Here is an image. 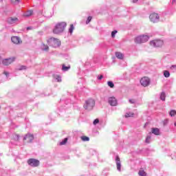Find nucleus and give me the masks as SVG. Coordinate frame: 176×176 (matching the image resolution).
Returning a JSON list of instances; mask_svg holds the SVG:
<instances>
[{
	"label": "nucleus",
	"instance_id": "f257e3e1",
	"mask_svg": "<svg viewBox=\"0 0 176 176\" xmlns=\"http://www.w3.org/2000/svg\"><path fill=\"white\" fill-rule=\"evenodd\" d=\"M65 27H67V23L65 22L57 23L53 30L54 34H60V32H63L65 30Z\"/></svg>",
	"mask_w": 176,
	"mask_h": 176
},
{
	"label": "nucleus",
	"instance_id": "f03ea898",
	"mask_svg": "<svg viewBox=\"0 0 176 176\" xmlns=\"http://www.w3.org/2000/svg\"><path fill=\"white\" fill-rule=\"evenodd\" d=\"M94 105H96V102L94 100L93 98H89L85 101L83 107L87 111H91V109L94 108Z\"/></svg>",
	"mask_w": 176,
	"mask_h": 176
},
{
	"label": "nucleus",
	"instance_id": "7ed1b4c3",
	"mask_svg": "<svg viewBox=\"0 0 176 176\" xmlns=\"http://www.w3.org/2000/svg\"><path fill=\"white\" fill-rule=\"evenodd\" d=\"M47 43L50 46H52V47H58V46L61 45V41H60L58 38L52 37L47 40Z\"/></svg>",
	"mask_w": 176,
	"mask_h": 176
},
{
	"label": "nucleus",
	"instance_id": "20e7f679",
	"mask_svg": "<svg viewBox=\"0 0 176 176\" xmlns=\"http://www.w3.org/2000/svg\"><path fill=\"white\" fill-rule=\"evenodd\" d=\"M148 40L149 36H148V35H142L136 37L135 42V43H144V42H148Z\"/></svg>",
	"mask_w": 176,
	"mask_h": 176
},
{
	"label": "nucleus",
	"instance_id": "39448f33",
	"mask_svg": "<svg viewBox=\"0 0 176 176\" xmlns=\"http://www.w3.org/2000/svg\"><path fill=\"white\" fill-rule=\"evenodd\" d=\"M140 82L141 85L143 86V87H148V86L151 85V78H149L148 77L144 76L140 79Z\"/></svg>",
	"mask_w": 176,
	"mask_h": 176
},
{
	"label": "nucleus",
	"instance_id": "423d86ee",
	"mask_svg": "<svg viewBox=\"0 0 176 176\" xmlns=\"http://www.w3.org/2000/svg\"><path fill=\"white\" fill-rule=\"evenodd\" d=\"M151 46L154 47H162L163 46V41L162 40H153L150 42Z\"/></svg>",
	"mask_w": 176,
	"mask_h": 176
},
{
	"label": "nucleus",
	"instance_id": "0eeeda50",
	"mask_svg": "<svg viewBox=\"0 0 176 176\" xmlns=\"http://www.w3.org/2000/svg\"><path fill=\"white\" fill-rule=\"evenodd\" d=\"M28 164L32 167H38L39 166V160L34 158H30L28 160Z\"/></svg>",
	"mask_w": 176,
	"mask_h": 176
},
{
	"label": "nucleus",
	"instance_id": "6e6552de",
	"mask_svg": "<svg viewBox=\"0 0 176 176\" xmlns=\"http://www.w3.org/2000/svg\"><path fill=\"white\" fill-rule=\"evenodd\" d=\"M149 19L152 23H157L160 19V17L157 13L153 12L150 14Z\"/></svg>",
	"mask_w": 176,
	"mask_h": 176
},
{
	"label": "nucleus",
	"instance_id": "1a4fd4ad",
	"mask_svg": "<svg viewBox=\"0 0 176 176\" xmlns=\"http://www.w3.org/2000/svg\"><path fill=\"white\" fill-rule=\"evenodd\" d=\"M33 140H34V135H32L31 133L26 134L23 138V141L27 142V144H30V143L32 142Z\"/></svg>",
	"mask_w": 176,
	"mask_h": 176
},
{
	"label": "nucleus",
	"instance_id": "9d476101",
	"mask_svg": "<svg viewBox=\"0 0 176 176\" xmlns=\"http://www.w3.org/2000/svg\"><path fill=\"white\" fill-rule=\"evenodd\" d=\"M14 60H16V58H6L3 60L2 63L3 65H10L12 63H14Z\"/></svg>",
	"mask_w": 176,
	"mask_h": 176
},
{
	"label": "nucleus",
	"instance_id": "9b49d317",
	"mask_svg": "<svg viewBox=\"0 0 176 176\" xmlns=\"http://www.w3.org/2000/svg\"><path fill=\"white\" fill-rule=\"evenodd\" d=\"M11 41L12 43H14L15 45H20V43H23L21 38H20V37L19 36H12L11 38Z\"/></svg>",
	"mask_w": 176,
	"mask_h": 176
},
{
	"label": "nucleus",
	"instance_id": "f8f14e48",
	"mask_svg": "<svg viewBox=\"0 0 176 176\" xmlns=\"http://www.w3.org/2000/svg\"><path fill=\"white\" fill-rule=\"evenodd\" d=\"M109 104H110L111 107H116L118 104V100H116V98L111 97L109 98Z\"/></svg>",
	"mask_w": 176,
	"mask_h": 176
},
{
	"label": "nucleus",
	"instance_id": "ddd939ff",
	"mask_svg": "<svg viewBox=\"0 0 176 176\" xmlns=\"http://www.w3.org/2000/svg\"><path fill=\"white\" fill-rule=\"evenodd\" d=\"M17 21H19V18L17 17H10L8 19V23L10 24H14V23H17Z\"/></svg>",
	"mask_w": 176,
	"mask_h": 176
},
{
	"label": "nucleus",
	"instance_id": "4468645a",
	"mask_svg": "<svg viewBox=\"0 0 176 176\" xmlns=\"http://www.w3.org/2000/svg\"><path fill=\"white\" fill-rule=\"evenodd\" d=\"M151 132L153 134H155V135H159L160 134V131L157 128H153L151 129Z\"/></svg>",
	"mask_w": 176,
	"mask_h": 176
},
{
	"label": "nucleus",
	"instance_id": "2eb2a0df",
	"mask_svg": "<svg viewBox=\"0 0 176 176\" xmlns=\"http://www.w3.org/2000/svg\"><path fill=\"white\" fill-rule=\"evenodd\" d=\"M32 13H34V12L32 10H30L24 14V16L30 17V16H32Z\"/></svg>",
	"mask_w": 176,
	"mask_h": 176
},
{
	"label": "nucleus",
	"instance_id": "dca6fc26",
	"mask_svg": "<svg viewBox=\"0 0 176 176\" xmlns=\"http://www.w3.org/2000/svg\"><path fill=\"white\" fill-rule=\"evenodd\" d=\"M116 56L117 57V58H119L120 60H123L124 55L120 52H116Z\"/></svg>",
	"mask_w": 176,
	"mask_h": 176
},
{
	"label": "nucleus",
	"instance_id": "f3484780",
	"mask_svg": "<svg viewBox=\"0 0 176 176\" xmlns=\"http://www.w3.org/2000/svg\"><path fill=\"white\" fill-rule=\"evenodd\" d=\"M62 69L63 71H68V69H71V66H65V65H63Z\"/></svg>",
	"mask_w": 176,
	"mask_h": 176
},
{
	"label": "nucleus",
	"instance_id": "a211bd4d",
	"mask_svg": "<svg viewBox=\"0 0 176 176\" xmlns=\"http://www.w3.org/2000/svg\"><path fill=\"white\" fill-rule=\"evenodd\" d=\"M160 100L162 101H166V93L162 92L160 96Z\"/></svg>",
	"mask_w": 176,
	"mask_h": 176
},
{
	"label": "nucleus",
	"instance_id": "6ab92c4d",
	"mask_svg": "<svg viewBox=\"0 0 176 176\" xmlns=\"http://www.w3.org/2000/svg\"><path fill=\"white\" fill-rule=\"evenodd\" d=\"M138 174L140 176H146V173H145L142 169L140 170Z\"/></svg>",
	"mask_w": 176,
	"mask_h": 176
},
{
	"label": "nucleus",
	"instance_id": "aec40b11",
	"mask_svg": "<svg viewBox=\"0 0 176 176\" xmlns=\"http://www.w3.org/2000/svg\"><path fill=\"white\" fill-rule=\"evenodd\" d=\"M81 140L82 141H84V142L90 141V138L87 136H82Z\"/></svg>",
	"mask_w": 176,
	"mask_h": 176
},
{
	"label": "nucleus",
	"instance_id": "412c9836",
	"mask_svg": "<svg viewBox=\"0 0 176 176\" xmlns=\"http://www.w3.org/2000/svg\"><path fill=\"white\" fill-rule=\"evenodd\" d=\"M164 76H165V78H170V72L165 70L164 72Z\"/></svg>",
	"mask_w": 176,
	"mask_h": 176
},
{
	"label": "nucleus",
	"instance_id": "4be33fe9",
	"mask_svg": "<svg viewBox=\"0 0 176 176\" xmlns=\"http://www.w3.org/2000/svg\"><path fill=\"white\" fill-rule=\"evenodd\" d=\"M107 85L111 89H113L115 87V84H113L111 81H108Z\"/></svg>",
	"mask_w": 176,
	"mask_h": 176
},
{
	"label": "nucleus",
	"instance_id": "5701e85b",
	"mask_svg": "<svg viewBox=\"0 0 176 176\" xmlns=\"http://www.w3.org/2000/svg\"><path fill=\"white\" fill-rule=\"evenodd\" d=\"M134 116L133 113L129 112L125 114V118H133Z\"/></svg>",
	"mask_w": 176,
	"mask_h": 176
},
{
	"label": "nucleus",
	"instance_id": "b1692460",
	"mask_svg": "<svg viewBox=\"0 0 176 176\" xmlns=\"http://www.w3.org/2000/svg\"><path fill=\"white\" fill-rule=\"evenodd\" d=\"M74 30H75V28L74 27L73 24H71L69 29V32H70V34H72L74 32Z\"/></svg>",
	"mask_w": 176,
	"mask_h": 176
},
{
	"label": "nucleus",
	"instance_id": "393cba45",
	"mask_svg": "<svg viewBox=\"0 0 176 176\" xmlns=\"http://www.w3.org/2000/svg\"><path fill=\"white\" fill-rule=\"evenodd\" d=\"M68 142V138H65L63 141L60 142V145H65Z\"/></svg>",
	"mask_w": 176,
	"mask_h": 176
},
{
	"label": "nucleus",
	"instance_id": "a878e982",
	"mask_svg": "<svg viewBox=\"0 0 176 176\" xmlns=\"http://www.w3.org/2000/svg\"><path fill=\"white\" fill-rule=\"evenodd\" d=\"M170 116H175L176 115V111L175 110H171L169 113Z\"/></svg>",
	"mask_w": 176,
	"mask_h": 176
},
{
	"label": "nucleus",
	"instance_id": "bb28decb",
	"mask_svg": "<svg viewBox=\"0 0 176 176\" xmlns=\"http://www.w3.org/2000/svg\"><path fill=\"white\" fill-rule=\"evenodd\" d=\"M116 166H117V169L118 170V171H120V168L122 167V165L120 164V162H117Z\"/></svg>",
	"mask_w": 176,
	"mask_h": 176
},
{
	"label": "nucleus",
	"instance_id": "cd10ccee",
	"mask_svg": "<svg viewBox=\"0 0 176 176\" xmlns=\"http://www.w3.org/2000/svg\"><path fill=\"white\" fill-rule=\"evenodd\" d=\"M116 34H118V31L117 30H114L111 32V37L112 38H115Z\"/></svg>",
	"mask_w": 176,
	"mask_h": 176
},
{
	"label": "nucleus",
	"instance_id": "c85d7f7f",
	"mask_svg": "<svg viewBox=\"0 0 176 176\" xmlns=\"http://www.w3.org/2000/svg\"><path fill=\"white\" fill-rule=\"evenodd\" d=\"M43 50H49V46H47V45H43Z\"/></svg>",
	"mask_w": 176,
	"mask_h": 176
},
{
	"label": "nucleus",
	"instance_id": "c756f323",
	"mask_svg": "<svg viewBox=\"0 0 176 176\" xmlns=\"http://www.w3.org/2000/svg\"><path fill=\"white\" fill-rule=\"evenodd\" d=\"M98 123H100V120H98V118H96V120H94L93 124L96 125L98 124Z\"/></svg>",
	"mask_w": 176,
	"mask_h": 176
},
{
	"label": "nucleus",
	"instance_id": "7c9ffc66",
	"mask_svg": "<svg viewBox=\"0 0 176 176\" xmlns=\"http://www.w3.org/2000/svg\"><path fill=\"white\" fill-rule=\"evenodd\" d=\"M91 16H88L87 21H86V24H89V23H90V21H91Z\"/></svg>",
	"mask_w": 176,
	"mask_h": 176
},
{
	"label": "nucleus",
	"instance_id": "2f4dec72",
	"mask_svg": "<svg viewBox=\"0 0 176 176\" xmlns=\"http://www.w3.org/2000/svg\"><path fill=\"white\" fill-rule=\"evenodd\" d=\"M116 163H120V157H119V155L116 156Z\"/></svg>",
	"mask_w": 176,
	"mask_h": 176
},
{
	"label": "nucleus",
	"instance_id": "473e14b6",
	"mask_svg": "<svg viewBox=\"0 0 176 176\" xmlns=\"http://www.w3.org/2000/svg\"><path fill=\"white\" fill-rule=\"evenodd\" d=\"M151 140V136H147L146 138V144H149Z\"/></svg>",
	"mask_w": 176,
	"mask_h": 176
},
{
	"label": "nucleus",
	"instance_id": "72a5a7b5",
	"mask_svg": "<svg viewBox=\"0 0 176 176\" xmlns=\"http://www.w3.org/2000/svg\"><path fill=\"white\" fill-rule=\"evenodd\" d=\"M12 3H19L20 0H11Z\"/></svg>",
	"mask_w": 176,
	"mask_h": 176
},
{
	"label": "nucleus",
	"instance_id": "f704fd0d",
	"mask_svg": "<svg viewBox=\"0 0 176 176\" xmlns=\"http://www.w3.org/2000/svg\"><path fill=\"white\" fill-rule=\"evenodd\" d=\"M130 104H135V100L134 99H130L129 100Z\"/></svg>",
	"mask_w": 176,
	"mask_h": 176
},
{
	"label": "nucleus",
	"instance_id": "c9c22d12",
	"mask_svg": "<svg viewBox=\"0 0 176 176\" xmlns=\"http://www.w3.org/2000/svg\"><path fill=\"white\" fill-rule=\"evenodd\" d=\"M25 66H21V67L19 69V71H22V69H25Z\"/></svg>",
	"mask_w": 176,
	"mask_h": 176
},
{
	"label": "nucleus",
	"instance_id": "e433bc0d",
	"mask_svg": "<svg viewBox=\"0 0 176 176\" xmlns=\"http://www.w3.org/2000/svg\"><path fill=\"white\" fill-rule=\"evenodd\" d=\"M170 69H176V65H172Z\"/></svg>",
	"mask_w": 176,
	"mask_h": 176
},
{
	"label": "nucleus",
	"instance_id": "4c0bfd02",
	"mask_svg": "<svg viewBox=\"0 0 176 176\" xmlns=\"http://www.w3.org/2000/svg\"><path fill=\"white\" fill-rule=\"evenodd\" d=\"M102 78H104V76L102 75H100L99 77H98V80H101V79H102Z\"/></svg>",
	"mask_w": 176,
	"mask_h": 176
},
{
	"label": "nucleus",
	"instance_id": "58836bf2",
	"mask_svg": "<svg viewBox=\"0 0 176 176\" xmlns=\"http://www.w3.org/2000/svg\"><path fill=\"white\" fill-rule=\"evenodd\" d=\"M4 75H6V76H9V73L8 72H3Z\"/></svg>",
	"mask_w": 176,
	"mask_h": 176
},
{
	"label": "nucleus",
	"instance_id": "ea45409f",
	"mask_svg": "<svg viewBox=\"0 0 176 176\" xmlns=\"http://www.w3.org/2000/svg\"><path fill=\"white\" fill-rule=\"evenodd\" d=\"M138 0H133V3H135V2H138Z\"/></svg>",
	"mask_w": 176,
	"mask_h": 176
},
{
	"label": "nucleus",
	"instance_id": "a19ab883",
	"mask_svg": "<svg viewBox=\"0 0 176 176\" xmlns=\"http://www.w3.org/2000/svg\"><path fill=\"white\" fill-rule=\"evenodd\" d=\"M27 30H31V28H27Z\"/></svg>",
	"mask_w": 176,
	"mask_h": 176
},
{
	"label": "nucleus",
	"instance_id": "79ce46f5",
	"mask_svg": "<svg viewBox=\"0 0 176 176\" xmlns=\"http://www.w3.org/2000/svg\"><path fill=\"white\" fill-rule=\"evenodd\" d=\"M174 126H176V122H175V123H174Z\"/></svg>",
	"mask_w": 176,
	"mask_h": 176
}]
</instances>
